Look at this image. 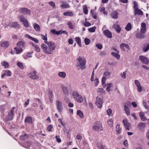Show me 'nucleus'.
<instances>
[{"mask_svg":"<svg viewBox=\"0 0 149 149\" xmlns=\"http://www.w3.org/2000/svg\"><path fill=\"white\" fill-rule=\"evenodd\" d=\"M48 46L45 44L41 45V48L44 52L47 54H51L53 53L54 51L56 48V45L53 42H49L46 44Z\"/></svg>","mask_w":149,"mask_h":149,"instance_id":"f257e3e1","label":"nucleus"},{"mask_svg":"<svg viewBox=\"0 0 149 149\" xmlns=\"http://www.w3.org/2000/svg\"><path fill=\"white\" fill-rule=\"evenodd\" d=\"M77 59L78 62L77 64V67H79V68L82 70L85 69L84 66L86 63V59L84 57L80 56L78 57Z\"/></svg>","mask_w":149,"mask_h":149,"instance_id":"f03ea898","label":"nucleus"},{"mask_svg":"<svg viewBox=\"0 0 149 149\" xmlns=\"http://www.w3.org/2000/svg\"><path fill=\"white\" fill-rule=\"evenodd\" d=\"M72 96L74 100L78 102L81 103L83 101V98L77 91H74L72 93Z\"/></svg>","mask_w":149,"mask_h":149,"instance_id":"7ed1b4c3","label":"nucleus"},{"mask_svg":"<svg viewBox=\"0 0 149 149\" xmlns=\"http://www.w3.org/2000/svg\"><path fill=\"white\" fill-rule=\"evenodd\" d=\"M4 26L5 28H8L9 27L10 28H14L17 29L19 28L20 25L17 22H8L5 24Z\"/></svg>","mask_w":149,"mask_h":149,"instance_id":"20e7f679","label":"nucleus"},{"mask_svg":"<svg viewBox=\"0 0 149 149\" xmlns=\"http://www.w3.org/2000/svg\"><path fill=\"white\" fill-rule=\"evenodd\" d=\"M92 129L96 131H100L102 130V124L101 122H98L93 127Z\"/></svg>","mask_w":149,"mask_h":149,"instance_id":"39448f33","label":"nucleus"},{"mask_svg":"<svg viewBox=\"0 0 149 149\" xmlns=\"http://www.w3.org/2000/svg\"><path fill=\"white\" fill-rule=\"evenodd\" d=\"M15 108V107H13L11 109L10 111L9 112L8 115L6 118L7 120H11L13 118L14 109Z\"/></svg>","mask_w":149,"mask_h":149,"instance_id":"423d86ee","label":"nucleus"},{"mask_svg":"<svg viewBox=\"0 0 149 149\" xmlns=\"http://www.w3.org/2000/svg\"><path fill=\"white\" fill-rule=\"evenodd\" d=\"M19 18L20 19V21L22 23L25 27L27 28L29 27V22L26 18L22 16H20Z\"/></svg>","mask_w":149,"mask_h":149,"instance_id":"0eeeda50","label":"nucleus"},{"mask_svg":"<svg viewBox=\"0 0 149 149\" xmlns=\"http://www.w3.org/2000/svg\"><path fill=\"white\" fill-rule=\"evenodd\" d=\"M95 104L98 108H101L102 107V99L100 97H97L96 98V101Z\"/></svg>","mask_w":149,"mask_h":149,"instance_id":"6e6552de","label":"nucleus"},{"mask_svg":"<svg viewBox=\"0 0 149 149\" xmlns=\"http://www.w3.org/2000/svg\"><path fill=\"white\" fill-rule=\"evenodd\" d=\"M139 58L141 62L143 64L148 65L149 63L148 59L144 56H139Z\"/></svg>","mask_w":149,"mask_h":149,"instance_id":"1a4fd4ad","label":"nucleus"},{"mask_svg":"<svg viewBox=\"0 0 149 149\" xmlns=\"http://www.w3.org/2000/svg\"><path fill=\"white\" fill-rule=\"evenodd\" d=\"M56 105L57 109L60 112L62 111L63 110V106L62 102L58 100L56 102Z\"/></svg>","mask_w":149,"mask_h":149,"instance_id":"9d476101","label":"nucleus"},{"mask_svg":"<svg viewBox=\"0 0 149 149\" xmlns=\"http://www.w3.org/2000/svg\"><path fill=\"white\" fill-rule=\"evenodd\" d=\"M19 11L25 15H30V10L26 8L20 9Z\"/></svg>","mask_w":149,"mask_h":149,"instance_id":"9b49d317","label":"nucleus"},{"mask_svg":"<svg viewBox=\"0 0 149 149\" xmlns=\"http://www.w3.org/2000/svg\"><path fill=\"white\" fill-rule=\"evenodd\" d=\"M9 43L8 41H1L0 43L1 46L4 49L7 48L9 45Z\"/></svg>","mask_w":149,"mask_h":149,"instance_id":"f8f14e48","label":"nucleus"},{"mask_svg":"<svg viewBox=\"0 0 149 149\" xmlns=\"http://www.w3.org/2000/svg\"><path fill=\"white\" fill-rule=\"evenodd\" d=\"M37 72L36 71H34L33 72L30 73L29 74V77L31 78L36 79L38 78V76L36 74Z\"/></svg>","mask_w":149,"mask_h":149,"instance_id":"ddd939ff","label":"nucleus"},{"mask_svg":"<svg viewBox=\"0 0 149 149\" xmlns=\"http://www.w3.org/2000/svg\"><path fill=\"white\" fill-rule=\"evenodd\" d=\"M113 50L115 52H112V55L117 59H119L120 58V56L118 54L119 52L115 49H114Z\"/></svg>","mask_w":149,"mask_h":149,"instance_id":"4468645a","label":"nucleus"},{"mask_svg":"<svg viewBox=\"0 0 149 149\" xmlns=\"http://www.w3.org/2000/svg\"><path fill=\"white\" fill-rule=\"evenodd\" d=\"M104 35L107 38H111L112 37L111 32L108 30H104L103 31Z\"/></svg>","mask_w":149,"mask_h":149,"instance_id":"2eb2a0df","label":"nucleus"},{"mask_svg":"<svg viewBox=\"0 0 149 149\" xmlns=\"http://www.w3.org/2000/svg\"><path fill=\"white\" fill-rule=\"evenodd\" d=\"M113 27L115 29L117 32L119 33L120 32L121 30V28L120 25L117 23H115L113 24Z\"/></svg>","mask_w":149,"mask_h":149,"instance_id":"dca6fc26","label":"nucleus"},{"mask_svg":"<svg viewBox=\"0 0 149 149\" xmlns=\"http://www.w3.org/2000/svg\"><path fill=\"white\" fill-rule=\"evenodd\" d=\"M140 33H145L146 31V24L144 23L141 24V26L140 30Z\"/></svg>","mask_w":149,"mask_h":149,"instance_id":"f3484780","label":"nucleus"},{"mask_svg":"<svg viewBox=\"0 0 149 149\" xmlns=\"http://www.w3.org/2000/svg\"><path fill=\"white\" fill-rule=\"evenodd\" d=\"M134 83L137 87L138 91L139 92H141L142 88L139 81L138 80H135L134 81Z\"/></svg>","mask_w":149,"mask_h":149,"instance_id":"a211bd4d","label":"nucleus"},{"mask_svg":"<svg viewBox=\"0 0 149 149\" xmlns=\"http://www.w3.org/2000/svg\"><path fill=\"white\" fill-rule=\"evenodd\" d=\"M68 27L70 29H73L75 26V24L72 21H68L67 23Z\"/></svg>","mask_w":149,"mask_h":149,"instance_id":"6ab92c4d","label":"nucleus"},{"mask_svg":"<svg viewBox=\"0 0 149 149\" xmlns=\"http://www.w3.org/2000/svg\"><path fill=\"white\" fill-rule=\"evenodd\" d=\"M16 46L19 47H21L22 48L23 47H24L26 45L24 42L23 41H20L18 42L17 43Z\"/></svg>","mask_w":149,"mask_h":149,"instance_id":"aec40b11","label":"nucleus"},{"mask_svg":"<svg viewBox=\"0 0 149 149\" xmlns=\"http://www.w3.org/2000/svg\"><path fill=\"white\" fill-rule=\"evenodd\" d=\"M12 73L11 72L8 70H7L3 72V73L2 75V77L3 78L6 76H10L11 75Z\"/></svg>","mask_w":149,"mask_h":149,"instance_id":"412c9836","label":"nucleus"},{"mask_svg":"<svg viewBox=\"0 0 149 149\" xmlns=\"http://www.w3.org/2000/svg\"><path fill=\"white\" fill-rule=\"evenodd\" d=\"M119 15V14L117 11H114L112 12L111 14V17L113 19H117L118 18Z\"/></svg>","mask_w":149,"mask_h":149,"instance_id":"4be33fe9","label":"nucleus"},{"mask_svg":"<svg viewBox=\"0 0 149 149\" xmlns=\"http://www.w3.org/2000/svg\"><path fill=\"white\" fill-rule=\"evenodd\" d=\"M120 47L121 50H125V49H128L129 46L127 44L123 43L120 44Z\"/></svg>","mask_w":149,"mask_h":149,"instance_id":"5701e85b","label":"nucleus"},{"mask_svg":"<svg viewBox=\"0 0 149 149\" xmlns=\"http://www.w3.org/2000/svg\"><path fill=\"white\" fill-rule=\"evenodd\" d=\"M63 15L64 16L72 17L74 15V13L70 11H67L64 12L63 13Z\"/></svg>","mask_w":149,"mask_h":149,"instance_id":"b1692460","label":"nucleus"},{"mask_svg":"<svg viewBox=\"0 0 149 149\" xmlns=\"http://www.w3.org/2000/svg\"><path fill=\"white\" fill-rule=\"evenodd\" d=\"M33 53V52H28L26 54V56H23V58L25 59H26L29 58H31L32 57V55Z\"/></svg>","mask_w":149,"mask_h":149,"instance_id":"393cba45","label":"nucleus"},{"mask_svg":"<svg viewBox=\"0 0 149 149\" xmlns=\"http://www.w3.org/2000/svg\"><path fill=\"white\" fill-rule=\"evenodd\" d=\"M123 121L124 125L126 127L127 129L129 130L130 124V123H128L127 119H124L123 120Z\"/></svg>","mask_w":149,"mask_h":149,"instance_id":"a878e982","label":"nucleus"},{"mask_svg":"<svg viewBox=\"0 0 149 149\" xmlns=\"http://www.w3.org/2000/svg\"><path fill=\"white\" fill-rule=\"evenodd\" d=\"M145 113L143 111H141L139 113V115L141 120L143 121L146 120V118L144 116Z\"/></svg>","mask_w":149,"mask_h":149,"instance_id":"bb28decb","label":"nucleus"},{"mask_svg":"<svg viewBox=\"0 0 149 149\" xmlns=\"http://www.w3.org/2000/svg\"><path fill=\"white\" fill-rule=\"evenodd\" d=\"M33 26L34 29L36 31H40V27L37 23H34Z\"/></svg>","mask_w":149,"mask_h":149,"instance_id":"cd10ccee","label":"nucleus"},{"mask_svg":"<svg viewBox=\"0 0 149 149\" xmlns=\"http://www.w3.org/2000/svg\"><path fill=\"white\" fill-rule=\"evenodd\" d=\"M14 49L16 50V53L17 54H20L23 51L21 47H19L17 46L14 48Z\"/></svg>","mask_w":149,"mask_h":149,"instance_id":"c85d7f7f","label":"nucleus"},{"mask_svg":"<svg viewBox=\"0 0 149 149\" xmlns=\"http://www.w3.org/2000/svg\"><path fill=\"white\" fill-rule=\"evenodd\" d=\"M58 76L60 77L64 78L66 76V74L65 72H58Z\"/></svg>","mask_w":149,"mask_h":149,"instance_id":"c756f323","label":"nucleus"},{"mask_svg":"<svg viewBox=\"0 0 149 149\" xmlns=\"http://www.w3.org/2000/svg\"><path fill=\"white\" fill-rule=\"evenodd\" d=\"M145 33H138L136 35V37L139 39L144 38H145V35L144 34Z\"/></svg>","mask_w":149,"mask_h":149,"instance_id":"7c9ffc66","label":"nucleus"},{"mask_svg":"<svg viewBox=\"0 0 149 149\" xmlns=\"http://www.w3.org/2000/svg\"><path fill=\"white\" fill-rule=\"evenodd\" d=\"M143 13L142 11L140 9H137L134 10V14L135 15H142Z\"/></svg>","mask_w":149,"mask_h":149,"instance_id":"2f4dec72","label":"nucleus"},{"mask_svg":"<svg viewBox=\"0 0 149 149\" xmlns=\"http://www.w3.org/2000/svg\"><path fill=\"white\" fill-rule=\"evenodd\" d=\"M1 64L5 68H8L10 67L9 63L6 61H4L2 62Z\"/></svg>","mask_w":149,"mask_h":149,"instance_id":"473e14b6","label":"nucleus"},{"mask_svg":"<svg viewBox=\"0 0 149 149\" xmlns=\"http://www.w3.org/2000/svg\"><path fill=\"white\" fill-rule=\"evenodd\" d=\"M124 109L126 114L127 115H129L130 114V110L126 105H124Z\"/></svg>","mask_w":149,"mask_h":149,"instance_id":"72a5a7b5","label":"nucleus"},{"mask_svg":"<svg viewBox=\"0 0 149 149\" xmlns=\"http://www.w3.org/2000/svg\"><path fill=\"white\" fill-rule=\"evenodd\" d=\"M62 91L64 94L65 95H68V88L65 86H63L62 88Z\"/></svg>","mask_w":149,"mask_h":149,"instance_id":"f704fd0d","label":"nucleus"},{"mask_svg":"<svg viewBox=\"0 0 149 149\" xmlns=\"http://www.w3.org/2000/svg\"><path fill=\"white\" fill-rule=\"evenodd\" d=\"M40 36L41 38L44 40L45 43L46 44L49 43V42L47 41V34H45V36L43 35H41Z\"/></svg>","mask_w":149,"mask_h":149,"instance_id":"c9c22d12","label":"nucleus"},{"mask_svg":"<svg viewBox=\"0 0 149 149\" xmlns=\"http://www.w3.org/2000/svg\"><path fill=\"white\" fill-rule=\"evenodd\" d=\"M32 118L31 117H28L26 118L25 120V122L29 123H32Z\"/></svg>","mask_w":149,"mask_h":149,"instance_id":"e433bc0d","label":"nucleus"},{"mask_svg":"<svg viewBox=\"0 0 149 149\" xmlns=\"http://www.w3.org/2000/svg\"><path fill=\"white\" fill-rule=\"evenodd\" d=\"M75 40L78 45L80 47H81V40L79 37H76L75 38Z\"/></svg>","mask_w":149,"mask_h":149,"instance_id":"4c0bfd02","label":"nucleus"},{"mask_svg":"<svg viewBox=\"0 0 149 149\" xmlns=\"http://www.w3.org/2000/svg\"><path fill=\"white\" fill-rule=\"evenodd\" d=\"M132 29V25L131 23H128L125 27V30L127 31H130Z\"/></svg>","mask_w":149,"mask_h":149,"instance_id":"58836bf2","label":"nucleus"},{"mask_svg":"<svg viewBox=\"0 0 149 149\" xmlns=\"http://www.w3.org/2000/svg\"><path fill=\"white\" fill-rule=\"evenodd\" d=\"M97 91L99 93H100L104 95L105 94V92L104 90L102 88H98L97 90Z\"/></svg>","mask_w":149,"mask_h":149,"instance_id":"ea45409f","label":"nucleus"},{"mask_svg":"<svg viewBox=\"0 0 149 149\" xmlns=\"http://www.w3.org/2000/svg\"><path fill=\"white\" fill-rule=\"evenodd\" d=\"M31 146V143L30 142H25L23 144V146L26 148H29Z\"/></svg>","mask_w":149,"mask_h":149,"instance_id":"a19ab883","label":"nucleus"},{"mask_svg":"<svg viewBox=\"0 0 149 149\" xmlns=\"http://www.w3.org/2000/svg\"><path fill=\"white\" fill-rule=\"evenodd\" d=\"M112 85V83H108L107 84L106 91L108 92L109 93L110 91V88Z\"/></svg>","mask_w":149,"mask_h":149,"instance_id":"79ce46f5","label":"nucleus"},{"mask_svg":"<svg viewBox=\"0 0 149 149\" xmlns=\"http://www.w3.org/2000/svg\"><path fill=\"white\" fill-rule=\"evenodd\" d=\"M7 104H5L1 105L0 107V109L1 111H4L7 107Z\"/></svg>","mask_w":149,"mask_h":149,"instance_id":"37998d69","label":"nucleus"},{"mask_svg":"<svg viewBox=\"0 0 149 149\" xmlns=\"http://www.w3.org/2000/svg\"><path fill=\"white\" fill-rule=\"evenodd\" d=\"M149 49V44H146L143 47V50L144 52L147 51Z\"/></svg>","mask_w":149,"mask_h":149,"instance_id":"c03bdc74","label":"nucleus"},{"mask_svg":"<svg viewBox=\"0 0 149 149\" xmlns=\"http://www.w3.org/2000/svg\"><path fill=\"white\" fill-rule=\"evenodd\" d=\"M127 74V71H124L120 74V75L121 77L123 79H125L126 77V74Z\"/></svg>","mask_w":149,"mask_h":149,"instance_id":"a18cd8bd","label":"nucleus"},{"mask_svg":"<svg viewBox=\"0 0 149 149\" xmlns=\"http://www.w3.org/2000/svg\"><path fill=\"white\" fill-rule=\"evenodd\" d=\"M143 105L145 108L147 109L148 108L149 106L147 104V102L146 100H143Z\"/></svg>","mask_w":149,"mask_h":149,"instance_id":"49530a36","label":"nucleus"},{"mask_svg":"<svg viewBox=\"0 0 149 149\" xmlns=\"http://www.w3.org/2000/svg\"><path fill=\"white\" fill-rule=\"evenodd\" d=\"M107 115L109 116H111L112 115V111L111 109L109 108L107 110Z\"/></svg>","mask_w":149,"mask_h":149,"instance_id":"de8ad7c7","label":"nucleus"},{"mask_svg":"<svg viewBox=\"0 0 149 149\" xmlns=\"http://www.w3.org/2000/svg\"><path fill=\"white\" fill-rule=\"evenodd\" d=\"M77 114L79 115V117L81 118H83L84 117V115L82 112L80 110H78L77 112Z\"/></svg>","mask_w":149,"mask_h":149,"instance_id":"09e8293b","label":"nucleus"},{"mask_svg":"<svg viewBox=\"0 0 149 149\" xmlns=\"http://www.w3.org/2000/svg\"><path fill=\"white\" fill-rule=\"evenodd\" d=\"M61 7L64 8H69L70 6L67 3H65L62 5Z\"/></svg>","mask_w":149,"mask_h":149,"instance_id":"8fccbe9b","label":"nucleus"},{"mask_svg":"<svg viewBox=\"0 0 149 149\" xmlns=\"http://www.w3.org/2000/svg\"><path fill=\"white\" fill-rule=\"evenodd\" d=\"M94 82L95 84V86H97L99 83V82L98 78L96 77H95Z\"/></svg>","mask_w":149,"mask_h":149,"instance_id":"3c124183","label":"nucleus"},{"mask_svg":"<svg viewBox=\"0 0 149 149\" xmlns=\"http://www.w3.org/2000/svg\"><path fill=\"white\" fill-rule=\"evenodd\" d=\"M48 3L51 6L53 9L56 8L55 4L54 2L52 1H50L48 2Z\"/></svg>","mask_w":149,"mask_h":149,"instance_id":"603ef678","label":"nucleus"},{"mask_svg":"<svg viewBox=\"0 0 149 149\" xmlns=\"http://www.w3.org/2000/svg\"><path fill=\"white\" fill-rule=\"evenodd\" d=\"M17 65L21 69H23L24 68V65L21 62H18L17 63Z\"/></svg>","mask_w":149,"mask_h":149,"instance_id":"864d4df0","label":"nucleus"},{"mask_svg":"<svg viewBox=\"0 0 149 149\" xmlns=\"http://www.w3.org/2000/svg\"><path fill=\"white\" fill-rule=\"evenodd\" d=\"M96 29V27L95 26H93L88 29V31L90 32H94L95 31Z\"/></svg>","mask_w":149,"mask_h":149,"instance_id":"5fc2aeb1","label":"nucleus"},{"mask_svg":"<svg viewBox=\"0 0 149 149\" xmlns=\"http://www.w3.org/2000/svg\"><path fill=\"white\" fill-rule=\"evenodd\" d=\"M83 9L84 13L85 14H87L88 13V10L87 6L85 5L84 6H83Z\"/></svg>","mask_w":149,"mask_h":149,"instance_id":"6e6d98bb","label":"nucleus"},{"mask_svg":"<svg viewBox=\"0 0 149 149\" xmlns=\"http://www.w3.org/2000/svg\"><path fill=\"white\" fill-rule=\"evenodd\" d=\"M108 123L110 127H112L113 126V120L112 119H109L108 121Z\"/></svg>","mask_w":149,"mask_h":149,"instance_id":"4d7b16f0","label":"nucleus"},{"mask_svg":"<svg viewBox=\"0 0 149 149\" xmlns=\"http://www.w3.org/2000/svg\"><path fill=\"white\" fill-rule=\"evenodd\" d=\"M51 32L53 33L56 35H59L60 34V31H56L55 29H52L51 31Z\"/></svg>","mask_w":149,"mask_h":149,"instance_id":"13d9d810","label":"nucleus"},{"mask_svg":"<svg viewBox=\"0 0 149 149\" xmlns=\"http://www.w3.org/2000/svg\"><path fill=\"white\" fill-rule=\"evenodd\" d=\"M90 40L88 38H85L84 39V42L85 44L86 45H88L90 42Z\"/></svg>","mask_w":149,"mask_h":149,"instance_id":"bf43d9fd","label":"nucleus"},{"mask_svg":"<svg viewBox=\"0 0 149 149\" xmlns=\"http://www.w3.org/2000/svg\"><path fill=\"white\" fill-rule=\"evenodd\" d=\"M35 50L37 52H39L40 51V47L38 45H36L34 46Z\"/></svg>","mask_w":149,"mask_h":149,"instance_id":"052dcab7","label":"nucleus"},{"mask_svg":"<svg viewBox=\"0 0 149 149\" xmlns=\"http://www.w3.org/2000/svg\"><path fill=\"white\" fill-rule=\"evenodd\" d=\"M105 8L104 7H102L100 9V12L103 13L104 14L107 15V12L105 11Z\"/></svg>","mask_w":149,"mask_h":149,"instance_id":"680f3d73","label":"nucleus"},{"mask_svg":"<svg viewBox=\"0 0 149 149\" xmlns=\"http://www.w3.org/2000/svg\"><path fill=\"white\" fill-rule=\"evenodd\" d=\"M83 25L86 27H89L91 25V24L88 22H85L83 23Z\"/></svg>","mask_w":149,"mask_h":149,"instance_id":"e2e57ef3","label":"nucleus"},{"mask_svg":"<svg viewBox=\"0 0 149 149\" xmlns=\"http://www.w3.org/2000/svg\"><path fill=\"white\" fill-rule=\"evenodd\" d=\"M55 138L56 139V140L58 143H60L61 142V140L60 139V136L59 135L56 136L55 137Z\"/></svg>","mask_w":149,"mask_h":149,"instance_id":"0e129e2a","label":"nucleus"},{"mask_svg":"<svg viewBox=\"0 0 149 149\" xmlns=\"http://www.w3.org/2000/svg\"><path fill=\"white\" fill-rule=\"evenodd\" d=\"M94 75H95V72H94V69L93 71L92 72L91 78V81H94Z\"/></svg>","mask_w":149,"mask_h":149,"instance_id":"69168bd1","label":"nucleus"},{"mask_svg":"<svg viewBox=\"0 0 149 149\" xmlns=\"http://www.w3.org/2000/svg\"><path fill=\"white\" fill-rule=\"evenodd\" d=\"M27 135L26 134H25L24 135H22L20 136V138L21 139L23 140H25L27 137Z\"/></svg>","mask_w":149,"mask_h":149,"instance_id":"338daca9","label":"nucleus"},{"mask_svg":"<svg viewBox=\"0 0 149 149\" xmlns=\"http://www.w3.org/2000/svg\"><path fill=\"white\" fill-rule=\"evenodd\" d=\"M134 6H133V7L134 10L138 9V5L137 3L135 1H134Z\"/></svg>","mask_w":149,"mask_h":149,"instance_id":"774afa93","label":"nucleus"}]
</instances>
